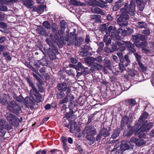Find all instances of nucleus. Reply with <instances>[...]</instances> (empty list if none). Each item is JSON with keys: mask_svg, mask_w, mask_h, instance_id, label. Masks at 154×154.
<instances>
[{"mask_svg": "<svg viewBox=\"0 0 154 154\" xmlns=\"http://www.w3.org/2000/svg\"><path fill=\"white\" fill-rule=\"evenodd\" d=\"M95 69H97V70L100 69L102 67V66L97 63H94V65L93 66Z\"/></svg>", "mask_w": 154, "mask_h": 154, "instance_id": "38", "label": "nucleus"}, {"mask_svg": "<svg viewBox=\"0 0 154 154\" xmlns=\"http://www.w3.org/2000/svg\"><path fill=\"white\" fill-rule=\"evenodd\" d=\"M70 131L71 133H74L76 131L79 132V130L77 125L75 122H73L70 128Z\"/></svg>", "mask_w": 154, "mask_h": 154, "instance_id": "15", "label": "nucleus"}, {"mask_svg": "<svg viewBox=\"0 0 154 154\" xmlns=\"http://www.w3.org/2000/svg\"><path fill=\"white\" fill-rule=\"evenodd\" d=\"M129 122L130 121H129L128 118L127 116H124L122 120L121 126L122 127L124 126L125 125Z\"/></svg>", "mask_w": 154, "mask_h": 154, "instance_id": "22", "label": "nucleus"}, {"mask_svg": "<svg viewBox=\"0 0 154 154\" xmlns=\"http://www.w3.org/2000/svg\"><path fill=\"white\" fill-rule=\"evenodd\" d=\"M11 105L9 107H10V106H11L13 108L15 106V107L17 106L16 105V103H15V102L14 101H12L11 102Z\"/></svg>", "mask_w": 154, "mask_h": 154, "instance_id": "60", "label": "nucleus"}, {"mask_svg": "<svg viewBox=\"0 0 154 154\" xmlns=\"http://www.w3.org/2000/svg\"><path fill=\"white\" fill-rule=\"evenodd\" d=\"M54 51L55 53H54V52H53L51 53H48L49 57L50 59L52 60L56 59L57 58L56 55L59 54V52L57 49H55Z\"/></svg>", "mask_w": 154, "mask_h": 154, "instance_id": "16", "label": "nucleus"}, {"mask_svg": "<svg viewBox=\"0 0 154 154\" xmlns=\"http://www.w3.org/2000/svg\"><path fill=\"white\" fill-rule=\"evenodd\" d=\"M120 131L119 129H117L113 131V134L112 135V137L113 139L116 138L119 134Z\"/></svg>", "mask_w": 154, "mask_h": 154, "instance_id": "31", "label": "nucleus"}, {"mask_svg": "<svg viewBox=\"0 0 154 154\" xmlns=\"http://www.w3.org/2000/svg\"><path fill=\"white\" fill-rule=\"evenodd\" d=\"M117 31V29L115 26H110L106 30V35L107 36L110 35L111 39L114 41L120 39V36L116 32Z\"/></svg>", "mask_w": 154, "mask_h": 154, "instance_id": "5", "label": "nucleus"}, {"mask_svg": "<svg viewBox=\"0 0 154 154\" xmlns=\"http://www.w3.org/2000/svg\"><path fill=\"white\" fill-rule=\"evenodd\" d=\"M105 66L109 69L110 70H111L112 68V64L111 63V62L109 60H107L106 61L105 63Z\"/></svg>", "mask_w": 154, "mask_h": 154, "instance_id": "30", "label": "nucleus"}, {"mask_svg": "<svg viewBox=\"0 0 154 154\" xmlns=\"http://www.w3.org/2000/svg\"><path fill=\"white\" fill-rule=\"evenodd\" d=\"M91 11L94 14H100L102 15H105V13L101 10L100 8L94 6L92 7L91 8Z\"/></svg>", "mask_w": 154, "mask_h": 154, "instance_id": "13", "label": "nucleus"}, {"mask_svg": "<svg viewBox=\"0 0 154 154\" xmlns=\"http://www.w3.org/2000/svg\"><path fill=\"white\" fill-rule=\"evenodd\" d=\"M89 50L88 47L87 46H85L82 50V51L80 53V55L82 57H84L86 55V52Z\"/></svg>", "mask_w": 154, "mask_h": 154, "instance_id": "25", "label": "nucleus"}, {"mask_svg": "<svg viewBox=\"0 0 154 154\" xmlns=\"http://www.w3.org/2000/svg\"><path fill=\"white\" fill-rule=\"evenodd\" d=\"M70 38H66L65 40L66 41L69 42L68 45H69L71 44H72L75 46H79L81 44L82 42L83 41V39L80 38L79 41L77 40L76 38V34H72L70 33Z\"/></svg>", "mask_w": 154, "mask_h": 154, "instance_id": "6", "label": "nucleus"}, {"mask_svg": "<svg viewBox=\"0 0 154 154\" xmlns=\"http://www.w3.org/2000/svg\"><path fill=\"white\" fill-rule=\"evenodd\" d=\"M99 47L98 50L100 51L102 50V48L104 46V44L103 42H100L99 43Z\"/></svg>", "mask_w": 154, "mask_h": 154, "instance_id": "49", "label": "nucleus"}, {"mask_svg": "<svg viewBox=\"0 0 154 154\" xmlns=\"http://www.w3.org/2000/svg\"><path fill=\"white\" fill-rule=\"evenodd\" d=\"M57 87L58 91L61 92H64L66 91V93L68 94L71 91L70 87L69 86H67V84L66 83H59Z\"/></svg>", "mask_w": 154, "mask_h": 154, "instance_id": "7", "label": "nucleus"}, {"mask_svg": "<svg viewBox=\"0 0 154 154\" xmlns=\"http://www.w3.org/2000/svg\"><path fill=\"white\" fill-rule=\"evenodd\" d=\"M133 38L135 42H138L140 40L143 41L145 39V36L141 34H138L136 35H133Z\"/></svg>", "mask_w": 154, "mask_h": 154, "instance_id": "12", "label": "nucleus"}, {"mask_svg": "<svg viewBox=\"0 0 154 154\" xmlns=\"http://www.w3.org/2000/svg\"><path fill=\"white\" fill-rule=\"evenodd\" d=\"M136 72L134 71L131 70L129 72V74L131 76H134Z\"/></svg>", "mask_w": 154, "mask_h": 154, "instance_id": "63", "label": "nucleus"}, {"mask_svg": "<svg viewBox=\"0 0 154 154\" xmlns=\"http://www.w3.org/2000/svg\"><path fill=\"white\" fill-rule=\"evenodd\" d=\"M68 96L66 95V97L62 100H60L59 102V105L63 104L64 103H67L68 101Z\"/></svg>", "mask_w": 154, "mask_h": 154, "instance_id": "35", "label": "nucleus"}, {"mask_svg": "<svg viewBox=\"0 0 154 154\" xmlns=\"http://www.w3.org/2000/svg\"><path fill=\"white\" fill-rule=\"evenodd\" d=\"M22 3L28 8H31V7L34 4V2L31 0L23 1Z\"/></svg>", "mask_w": 154, "mask_h": 154, "instance_id": "19", "label": "nucleus"}, {"mask_svg": "<svg viewBox=\"0 0 154 154\" xmlns=\"http://www.w3.org/2000/svg\"><path fill=\"white\" fill-rule=\"evenodd\" d=\"M83 132L84 134L86 135V138L90 140V144L93 143L95 141L94 136L97 134L96 129L93 126L88 125L84 128Z\"/></svg>", "mask_w": 154, "mask_h": 154, "instance_id": "2", "label": "nucleus"}, {"mask_svg": "<svg viewBox=\"0 0 154 154\" xmlns=\"http://www.w3.org/2000/svg\"><path fill=\"white\" fill-rule=\"evenodd\" d=\"M33 75L34 77H35L37 80L40 83H41L42 80L38 76L37 74H35L34 73H33Z\"/></svg>", "mask_w": 154, "mask_h": 154, "instance_id": "44", "label": "nucleus"}, {"mask_svg": "<svg viewBox=\"0 0 154 154\" xmlns=\"http://www.w3.org/2000/svg\"><path fill=\"white\" fill-rule=\"evenodd\" d=\"M100 132L102 133V135L104 137L108 136L109 135V132L105 129H102Z\"/></svg>", "mask_w": 154, "mask_h": 154, "instance_id": "32", "label": "nucleus"}, {"mask_svg": "<svg viewBox=\"0 0 154 154\" xmlns=\"http://www.w3.org/2000/svg\"><path fill=\"white\" fill-rule=\"evenodd\" d=\"M43 24L44 26L46 28L50 29L51 25L47 21L44 22L43 23Z\"/></svg>", "mask_w": 154, "mask_h": 154, "instance_id": "39", "label": "nucleus"}, {"mask_svg": "<svg viewBox=\"0 0 154 154\" xmlns=\"http://www.w3.org/2000/svg\"><path fill=\"white\" fill-rule=\"evenodd\" d=\"M122 152L123 151L121 150H119L118 149L116 150L115 154H122Z\"/></svg>", "mask_w": 154, "mask_h": 154, "instance_id": "64", "label": "nucleus"}, {"mask_svg": "<svg viewBox=\"0 0 154 154\" xmlns=\"http://www.w3.org/2000/svg\"><path fill=\"white\" fill-rule=\"evenodd\" d=\"M128 5V4L126 3L125 8L121 9V14L117 20V23L122 26H125L128 25L127 20L129 19L128 14L133 15L135 11V5L134 2H131L129 8L127 7Z\"/></svg>", "mask_w": 154, "mask_h": 154, "instance_id": "1", "label": "nucleus"}, {"mask_svg": "<svg viewBox=\"0 0 154 154\" xmlns=\"http://www.w3.org/2000/svg\"><path fill=\"white\" fill-rule=\"evenodd\" d=\"M101 16L100 15H93L90 17L91 20L94 22H99L100 21Z\"/></svg>", "mask_w": 154, "mask_h": 154, "instance_id": "17", "label": "nucleus"}, {"mask_svg": "<svg viewBox=\"0 0 154 154\" xmlns=\"http://www.w3.org/2000/svg\"><path fill=\"white\" fill-rule=\"evenodd\" d=\"M46 8V7L43 5H39L37 7V12L38 14H42Z\"/></svg>", "mask_w": 154, "mask_h": 154, "instance_id": "24", "label": "nucleus"}, {"mask_svg": "<svg viewBox=\"0 0 154 154\" xmlns=\"http://www.w3.org/2000/svg\"><path fill=\"white\" fill-rule=\"evenodd\" d=\"M148 114L146 112L143 113L139 118L138 122L140 123L142 122L143 120H144L148 116Z\"/></svg>", "mask_w": 154, "mask_h": 154, "instance_id": "23", "label": "nucleus"}, {"mask_svg": "<svg viewBox=\"0 0 154 154\" xmlns=\"http://www.w3.org/2000/svg\"><path fill=\"white\" fill-rule=\"evenodd\" d=\"M38 32L41 35H43L46 33L45 29L42 26H39L38 28Z\"/></svg>", "mask_w": 154, "mask_h": 154, "instance_id": "29", "label": "nucleus"}, {"mask_svg": "<svg viewBox=\"0 0 154 154\" xmlns=\"http://www.w3.org/2000/svg\"><path fill=\"white\" fill-rule=\"evenodd\" d=\"M69 109V112L67 113L65 116V117L66 118H68L70 117L73 113V110L71 109Z\"/></svg>", "mask_w": 154, "mask_h": 154, "instance_id": "43", "label": "nucleus"}, {"mask_svg": "<svg viewBox=\"0 0 154 154\" xmlns=\"http://www.w3.org/2000/svg\"><path fill=\"white\" fill-rule=\"evenodd\" d=\"M77 65H78V67L79 68H80L81 69H83L84 71V72H85V68L83 66V65H82V64L81 63H80V62L78 63L77 64Z\"/></svg>", "mask_w": 154, "mask_h": 154, "instance_id": "54", "label": "nucleus"}, {"mask_svg": "<svg viewBox=\"0 0 154 154\" xmlns=\"http://www.w3.org/2000/svg\"><path fill=\"white\" fill-rule=\"evenodd\" d=\"M139 124H137L133 127L129 126L128 129L124 133V134L127 136H129L132 134L133 132L137 129Z\"/></svg>", "mask_w": 154, "mask_h": 154, "instance_id": "9", "label": "nucleus"}, {"mask_svg": "<svg viewBox=\"0 0 154 154\" xmlns=\"http://www.w3.org/2000/svg\"><path fill=\"white\" fill-rule=\"evenodd\" d=\"M153 126V123L152 122L149 123L146 126L143 124L141 126L139 129L137 131V132L139 134H140L141 132H143L146 131H149Z\"/></svg>", "mask_w": 154, "mask_h": 154, "instance_id": "10", "label": "nucleus"}, {"mask_svg": "<svg viewBox=\"0 0 154 154\" xmlns=\"http://www.w3.org/2000/svg\"><path fill=\"white\" fill-rule=\"evenodd\" d=\"M101 135H102V133L100 132L97 135V137L96 138V140L97 141H100Z\"/></svg>", "mask_w": 154, "mask_h": 154, "instance_id": "52", "label": "nucleus"}, {"mask_svg": "<svg viewBox=\"0 0 154 154\" xmlns=\"http://www.w3.org/2000/svg\"><path fill=\"white\" fill-rule=\"evenodd\" d=\"M117 45L118 46L119 50L120 51H123L126 50V48L124 46V45L122 43L120 42H118L117 43Z\"/></svg>", "mask_w": 154, "mask_h": 154, "instance_id": "27", "label": "nucleus"}, {"mask_svg": "<svg viewBox=\"0 0 154 154\" xmlns=\"http://www.w3.org/2000/svg\"><path fill=\"white\" fill-rule=\"evenodd\" d=\"M3 57L5 58L8 61H11V58L10 54L7 52H4L3 53Z\"/></svg>", "mask_w": 154, "mask_h": 154, "instance_id": "34", "label": "nucleus"}, {"mask_svg": "<svg viewBox=\"0 0 154 154\" xmlns=\"http://www.w3.org/2000/svg\"><path fill=\"white\" fill-rule=\"evenodd\" d=\"M66 109L67 107L66 105L63 104L61 107V110L62 111H63V112H65L66 111Z\"/></svg>", "mask_w": 154, "mask_h": 154, "instance_id": "59", "label": "nucleus"}, {"mask_svg": "<svg viewBox=\"0 0 154 154\" xmlns=\"http://www.w3.org/2000/svg\"><path fill=\"white\" fill-rule=\"evenodd\" d=\"M4 2H6L5 3L6 4L7 3L9 2H12V3L16 2L17 1V0H3Z\"/></svg>", "mask_w": 154, "mask_h": 154, "instance_id": "56", "label": "nucleus"}, {"mask_svg": "<svg viewBox=\"0 0 154 154\" xmlns=\"http://www.w3.org/2000/svg\"><path fill=\"white\" fill-rule=\"evenodd\" d=\"M118 66L121 72H122L125 69V66L122 64L119 63Z\"/></svg>", "mask_w": 154, "mask_h": 154, "instance_id": "42", "label": "nucleus"}, {"mask_svg": "<svg viewBox=\"0 0 154 154\" xmlns=\"http://www.w3.org/2000/svg\"><path fill=\"white\" fill-rule=\"evenodd\" d=\"M34 64L35 66H36L38 68H39L40 67V65L39 62L38 61L34 62Z\"/></svg>", "mask_w": 154, "mask_h": 154, "instance_id": "61", "label": "nucleus"}, {"mask_svg": "<svg viewBox=\"0 0 154 154\" xmlns=\"http://www.w3.org/2000/svg\"><path fill=\"white\" fill-rule=\"evenodd\" d=\"M75 106V104L74 101H69V109H73Z\"/></svg>", "mask_w": 154, "mask_h": 154, "instance_id": "41", "label": "nucleus"}, {"mask_svg": "<svg viewBox=\"0 0 154 154\" xmlns=\"http://www.w3.org/2000/svg\"><path fill=\"white\" fill-rule=\"evenodd\" d=\"M60 29L58 31V35H59L58 36L57 35L54 36V37L56 39V40L54 41L55 42H59V44L62 42L64 43V39L63 35L64 33L65 29L66 27V23L65 20H61L60 23Z\"/></svg>", "mask_w": 154, "mask_h": 154, "instance_id": "3", "label": "nucleus"}, {"mask_svg": "<svg viewBox=\"0 0 154 154\" xmlns=\"http://www.w3.org/2000/svg\"><path fill=\"white\" fill-rule=\"evenodd\" d=\"M128 103L129 104V105L132 106L135 104L136 103V101L134 99H131L128 100Z\"/></svg>", "mask_w": 154, "mask_h": 154, "instance_id": "47", "label": "nucleus"}, {"mask_svg": "<svg viewBox=\"0 0 154 154\" xmlns=\"http://www.w3.org/2000/svg\"><path fill=\"white\" fill-rule=\"evenodd\" d=\"M147 0H137V3L138 7L139 10L142 11L144 8L146 2Z\"/></svg>", "mask_w": 154, "mask_h": 154, "instance_id": "11", "label": "nucleus"}, {"mask_svg": "<svg viewBox=\"0 0 154 154\" xmlns=\"http://www.w3.org/2000/svg\"><path fill=\"white\" fill-rule=\"evenodd\" d=\"M3 123V124H1V136H4L5 133V129L6 128V122L4 120Z\"/></svg>", "mask_w": 154, "mask_h": 154, "instance_id": "20", "label": "nucleus"}, {"mask_svg": "<svg viewBox=\"0 0 154 154\" xmlns=\"http://www.w3.org/2000/svg\"><path fill=\"white\" fill-rule=\"evenodd\" d=\"M134 43L135 46L138 48H143V47H146L147 45V43L146 42H141L140 43H138L137 42H135Z\"/></svg>", "mask_w": 154, "mask_h": 154, "instance_id": "33", "label": "nucleus"}, {"mask_svg": "<svg viewBox=\"0 0 154 154\" xmlns=\"http://www.w3.org/2000/svg\"><path fill=\"white\" fill-rule=\"evenodd\" d=\"M28 82L29 85L32 88V89L30 91V92L31 96L33 100L37 103H39L41 101V95L38 92V91L35 87L32 82L30 80H28Z\"/></svg>", "mask_w": 154, "mask_h": 154, "instance_id": "4", "label": "nucleus"}, {"mask_svg": "<svg viewBox=\"0 0 154 154\" xmlns=\"http://www.w3.org/2000/svg\"><path fill=\"white\" fill-rule=\"evenodd\" d=\"M118 32L119 33H120L122 32V35L125 36H126L128 34V33L127 31L125 30H122L121 29H119L118 30Z\"/></svg>", "mask_w": 154, "mask_h": 154, "instance_id": "37", "label": "nucleus"}, {"mask_svg": "<svg viewBox=\"0 0 154 154\" xmlns=\"http://www.w3.org/2000/svg\"><path fill=\"white\" fill-rule=\"evenodd\" d=\"M119 5L116 4V5L114 6H113V11H115L117 10L119 8Z\"/></svg>", "mask_w": 154, "mask_h": 154, "instance_id": "58", "label": "nucleus"}, {"mask_svg": "<svg viewBox=\"0 0 154 154\" xmlns=\"http://www.w3.org/2000/svg\"><path fill=\"white\" fill-rule=\"evenodd\" d=\"M146 143V141L143 139H137L136 145L138 146H140Z\"/></svg>", "mask_w": 154, "mask_h": 154, "instance_id": "28", "label": "nucleus"}, {"mask_svg": "<svg viewBox=\"0 0 154 154\" xmlns=\"http://www.w3.org/2000/svg\"><path fill=\"white\" fill-rule=\"evenodd\" d=\"M65 96V94H61V93H58L57 94V98L58 99L61 98L62 97H64Z\"/></svg>", "mask_w": 154, "mask_h": 154, "instance_id": "55", "label": "nucleus"}, {"mask_svg": "<svg viewBox=\"0 0 154 154\" xmlns=\"http://www.w3.org/2000/svg\"><path fill=\"white\" fill-rule=\"evenodd\" d=\"M85 62L90 65L92 66L94 65V63H95V58H94L89 57L85 58Z\"/></svg>", "mask_w": 154, "mask_h": 154, "instance_id": "18", "label": "nucleus"}, {"mask_svg": "<svg viewBox=\"0 0 154 154\" xmlns=\"http://www.w3.org/2000/svg\"><path fill=\"white\" fill-rule=\"evenodd\" d=\"M70 61L72 63H77V60L74 58H72L70 59Z\"/></svg>", "mask_w": 154, "mask_h": 154, "instance_id": "62", "label": "nucleus"}, {"mask_svg": "<svg viewBox=\"0 0 154 154\" xmlns=\"http://www.w3.org/2000/svg\"><path fill=\"white\" fill-rule=\"evenodd\" d=\"M7 119L9 123L15 127L19 126L18 119L14 115L9 114L7 117Z\"/></svg>", "mask_w": 154, "mask_h": 154, "instance_id": "8", "label": "nucleus"}, {"mask_svg": "<svg viewBox=\"0 0 154 154\" xmlns=\"http://www.w3.org/2000/svg\"><path fill=\"white\" fill-rule=\"evenodd\" d=\"M69 2L70 4L75 6L82 5L83 4V3L76 0H70Z\"/></svg>", "mask_w": 154, "mask_h": 154, "instance_id": "26", "label": "nucleus"}, {"mask_svg": "<svg viewBox=\"0 0 154 154\" xmlns=\"http://www.w3.org/2000/svg\"><path fill=\"white\" fill-rule=\"evenodd\" d=\"M137 140V139L136 138L133 137L131 138L130 142L131 143H135L136 144V143Z\"/></svg>", "mask_w": 154, "mask_h": 154, "instance_id": "57", "label": "nucleus"}, {"mask_svg": "<svg viewBox=\"0 0 154 154\" xmlns=\"http://www.w3.org/2000/svg\"><path fill=\"white\" fill-rule=\"evenodd\" d=\"M106 29V24H103L101 25L100 26V29L102 31H105Z\"/></svg>", "mask_w": 154, "mask_h": 154, "instance_id": "45", "label": "nucleus"}, {"mask_svg": "<svg viewBox=\"0 0 154 154\" xmlns=\"http://www.w3.org/2000/svg\"><path fill=\"white\" fill-rule=\"evenodd\" d=\"M67 95L68 96V100H69V101H74V97L72 94H67Z\"/></svg>", "mask_w": 154, "mask_h": 154, "instance_id": "51", "label": "nucleus"}, {"mask_svg": "<svg viewBox=\"0 0 154 154\" xmlns=\"http://www.w3.org/2000/svg\"><path fill=\"white\" fill-rule=\"evenodd\" d=\"M127 48L130 51L133 52H135L136 51L134 48V45L129 42H124Z\"/></svg>", "mask_w": 154, "mask_h": 154, "instance_id": "14", "label": "nucleus"}, {"mask_svg": "<svg viewBox=\"0 0 154 154\" xmlns=\"http://www.w3.org/2000/svg\"><path fill=\"white\" fill-rule=\"evenodd\" d=\"M134 55L135 56V57L136 58L138 63L139 61H140L139 60L141 58V56L139 55L137 53H134Z\"/></svg>", "mask_w": 154, "mask_h": 154, "instance_id": "48", "label": "nucleus"}, {"mask_svg": "<svg viewBox=\"0 0 154 154\" xmlns=\"http://www.w3.org/2000/svg\"><path fill=\"white\" fill-rule=\"evenodd\" d=\"M139 66L142 71H145L146 70V68L139 61L138 63Z\"/></svg>", "mask_w": 154, "mask_h": 154, "instance_id": "40", "label": "nucleus"}, {"mask_svg": "<svg viewBox=\"0 0 154 154\" xmlns=\"http://www.w3.org/2000/svg\"><path fill=\"white\" fill-rule=\"evenodd\" d=\"M52 31L53 32H56L57 29V25L55 23H53L51 26Z\"/></svg>", "mask_w": 154, "mask_h": 154, "instance_id": "46", "label": "nucleus"}, {"mask_svg": "<svg viewBox=\"0 0 154 154\" xmlns=\"http://www.w3.org/2000/svg\"><path fill=\"white\" fill-rule=\"evenodd\" d=\"M129 148V143L128 142L125 143H122L120 147L119 148V149L121 150L122 151L128 149Z\"/></svg>", "mask_w": 154, "mask_h": 154, "instance_id": "21", "label": "nucleus"}, {"mask_svg": "<svg viewBox=\"0 0 154 154\" xmlns=\"http://www.w3.org/2000/svg\"><path fill=\"white\" fill-rule=\"evenodd\" d=\"M94 58L95 61H96L99 63H100L102 61V59L101 57L100 56L98 57Z\"/></svg>", "mask_w": 154, "mask_h": 154, "instance_id": "50", "label": "nucleus"}, {"mask_svg": "<svg viewBox=\"0 0 154 154\" xmlns=\"http://www.w3.org/2000/svg\"><path fill=\"white\" fill-rule=\"evenodd\" d=\"M137 26L141 28H145L146 26V24L144 22H139L137 23Z\"/></svg>", "mask_w": 154, "mask_h": 154, "instance_id": "36", "label": "nucleus"}, {"mask_svg": "<svg viewBox=\"0 0 154 154\" xmlns=\"http://www.w3.org/2000/svg\"><path fill=\"white\" fill-rule=\"evenodd\" d=\"M142 33L146 35H148L150 34V31L149 29H146L144 30H143L142 31Z\"/></svg>", "mask_w": 154, "mask_h": 154, "instance_id": "53", "label": "nucleus"}]
</instances>
